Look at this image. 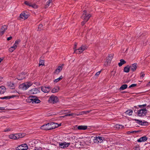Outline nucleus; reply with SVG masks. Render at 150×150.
Returning <instances> with one entry per match:
<instances>
[{
	"label": "nucleus",
	"mask_w": 150,
	"mask_h": 150,
	"mask_svg": "<svg viewBox=\"0 0 150 150\" xmlns=\"http://www.w3.org/2000/svg\"><path fill=\"white\" fill-rule=\"evenodd\" d=\"M57 124L53 122L48 123L47 124L42 126L41 127V129L45 130L52 129L58 127L59 126H57Z\"/></svg>",
	"instance_id": "obj_1"
},
{
	"label": "nucleus",
	"mask_w": 150,
	"mask_h": 150,
	"mask_svg": "<svg viewBox=\"0 0 150 150\" xmlns=\"http://www.w3.org/2000/svg\"><path fill=\"white\" fill-rule=\"evenodd\" d=\"M28 102L30 103L32 102L33 103H40V101L36 97L33 96H30L26 100Z\"/></svg>",
	"instance_id": "obj_2"
},
{
	"label": "nucleus",
	"mask_w": 150,
	"mask_h": 150,
	"mask_svg": "<svg viewBox=\"0 0 150 150\" xmlns=\"http://www.w3.org/2000/svg\"><path fill=\"white\" fill-rule=\"evenodd\" d=\"M23 136V135L21 133H19L9 135L8 136V137L10 139L15 140L22 138Z\"/></svg>",
	"instance_id": "obj_3"
},
{
	"label": "nucleus",
	"mask_w": 150,
	"mask_h": 150,
	"mask_svg": "<svg viewBox=\"0 0 150 150\" xmlns=\"http://www.w3.org/2000/svg\"><path fill=\"white\" fill-rule=\"evenodd\" d=\"M32 84V83L30 82H26L21 84L19 87L23 90H25L30 86Z\"/></svg>",
	"instance_id": "obj_4"
},
{
	"label": "nucleus",
	"mask_w": 150,
	"mask_h": 150,
	"mask_svg": "<svg viewBox=\"0 0 150 150\" xmlns=\"http://www.w3.org/2000/svg\"><path fill=\"white\" fill-rule=\"evenodd\" d=\"M87 47L86 45H82L78 49H75L74 50V52L76 54H79L83 52L87 49Z\"/></svg>",
	"instance_id": "obj_5"
},
{
	"label": "nucleus",
	"mask_w": 150,
	"mask_h": 150,
	"mask_svg": "<svg viewBox=\"0 0 150 150\" xmlns=\"http://www.w3.org/2000/svg\"><path fill=\"white\" fill-rule=\"evenodd\" d=\"M93 142L96 143H100L102 142L104 138L103 137L98 136L92 137Z\"/></svg>",
	"instance_id": "obj_6"
},
{
	"label": "nucleus",
	"mask_w": 150,
	"mask_h": 150,
	"mask_svg": "<svg viewBox=\"0 0 150 150\" xmlns=\"http://www.w3.org/2000/svg\"><path fill=\"white\" fill-rule=\"evenodd\" d=\"M83 12L84 13L83 14L81 18L83 20L87 21L91 16V15L90 14H87L86 10H84Z\"/></svg>",
	"instance_id": "obj_7"
},
{
	"label": "nucleus",
	"mask_w": 150,
	"mask_h": 150,
	"mask_svg": "<svg viewBox=\"0 0 150 150\" xmlns=\"http://www.w3.org/2000/svg\"><path fill=\"white\" fill-rule=\"evenodd\" d=\"M147 112V110L145 108L142 109L138 110L137 115L139 117H142L145 116Z\"/></svg>",
	"instance_id": "obj_8"
},
{
	"label": "nucleus",
	"mask_w": 150,
	"mask_h": 150,
	"mask_svg": "<svg viewBox=\"0 0 150 150\" xmlns=\"http://www.w3.org/2000/svg\"><path fill=\"white\" fill-rule=\"evenodd\" d=\"M28 149V145L26 144H23L16 147V150H27Z\"/></svg>",
	"instance_id": "obj_9"
},
{
	"label": "nucleus",
	"mask_w": 150,
	"mask_h": 150,
	"mask_svg": "<svg viewBox=\"0 0 150 150\" xmlns=\"http://www.w3.org/2000/svg\"><path fill=\"white\" fill-rule=\"evenodd\" d=\"M58 101V98L54 96H52L49 98L48 100V101L49 102L55 104L57 103Z\"/></svg>",
	"instance_id": "obj_10"
},
{
	"label": "nucleus",
	"mask_w": 150,
	"mask_h": 150,
	"mask_svg": "<svg viewBox=\"0 0 150 150\" xmlns=\"http://www.w3.org/2000/svg\"><path fill=\"white\" fill-rule=\"evenodd\" d=\"M20 42V40H16L15 42L13 45L9 49V51L11 52H13L17 48V46Z\"/></svg>",
	"instance_id": "obj_11"
},
{
	"label": "nucleus",
	"mask_w": 150,
	"mask_h": 150,
	"mask_svg": "<svg viewBox=\"0 0 150 150\" xmlns=\"http://www.w3.org/2000/svg\"><path fill=\"white\" fill-rule=\"evenodd\" d=\"M70 143H67L65 142L59 143V146L62 149H65L67 147L69 146Z\"/></svg>",
	"instance_id": "obj_12"
},
{
	"label": "nucleus",
	"mask_w": 150,
	"mask_h": 150,
	"mask_svg": "<svg viewBox=\"0 0 150 150\" xmlns=\"http://www.w3.org/2000/svg\"><path fill=\"white\" fill-rule=\"evenodd\" d=\"M24 3L26 5L29 6L30 7H31L35 8H38V6L35 4H32L30 2L28 1H25Z\"/></svg>",
	"instance_id": "obj_13"
},
{
	"label": "nucleus",
	"mask_w": 150,
	"mask_h": 150,
	"mask_svg": "<svg viewBox=\"0 0 150 150\" xmlns=\"http://www.w3.org/2000/svg\"><path fill=\"white\" fill-rule=\"evenodd\" d=\"M41 90L45 93L49 92L50 90V87L48 86L46 87L45 86H42L41 88Z\"/></svg>",
	"instance_id": "obj_14"
},
{
	"label": "nucleus",
	"mask_w": 150,
	"mask_h": 150,
	"mask_svg": "<svg viewBox=\"0 0 150 150\" xmlns=\"http://www.w3.org/2000/svg\"><path fill=\"white\" fill-rule=\"evenodd\" d=\"M39 92V91L36 88H33L29 91V93L30 94H33L37 93Z\"/></svg>",
	"instance_id": "obj_15"
},
{
	"label": "nucleus",
	"mask_w": 150,
	"mask_h": 150,
	"mask_svg": "<svg viewBox=\"0 0 150 150\" xmlns=\"http://www.w3.org/2000/svg\"><path fill=\"white\" fill-rule=\"evenodd\" d=\"M74 128H76L78 130H85L87 129V126L80 125L78 126L77 125H76L74 126Z\"/></svg>",
	"instance_id": "obj_16"
},
{
	"label": "nucleus",
	"mask_w": 150,
	"mask_h": 150,
	"mask_svg": "<svg viewBox=\"0 0 150 150\" xmlns=\"http://www.w3.org/2000/svg\"><path fill=\"white\" fill-rule=\"evenodd\" d=\"M7 29V26L6 25H4L2 26L0 30V35H3L6 30Z\"/></svg>",
	"instance_id": "obj_17"
},
{
	"label": "nucleus",
	"mask_w": 150,
	"mask_h": 150,
	"mask_svg": "<svg viewBox=\"0 0 150 150\" xmlns=\"http://www.w3.org/2000/svg\"><path fill=\"white\" fill-rule=\"evenodd\" d=\"M147 139V138L146 136H144L138 139L137 141L139 142H145L146 141Z\"/></svg>",
	"instance_id": "obj_18"
},
{
	"label": "nucleus",
	"mask_w": 150,
	"mask_h": 150,
	"mask_svg": "<svg viewBox=\"0 0 150 150\" xmlns=\"http://www.w3.org/2000/svg\"><path fill=\"white\" fill-rule=\"evenodd\" d=\"M28 17V15L26 14L24 12H22L20 15V17L23 19H27Z\"/></svg>",
	"instance_id": "obj_19"
},
{
	"label": "nucleus",
	"mask_w": 150,
	"mask_h": 150,
	"mask_svg": "<svg viewBox=\"0 0 150 150\" xmlns=\"http://www.w3.org/2000/svg\"><path fill=\"white\" fill-rule=\"evenodd\" d=\"M16 96L14 95H12L11 96H5L3 97H0V99L2 100L5 99L6 100H7L11 98H13L14 97H15Z\"/></svg>",
	"instance_id": "obj_20"
},
{
	"label": "nucleus",
	"mask_w": 150,
	"mask_h": 150,
	"mask_svg": "<svg viewBox=\"0 0 150 150\" xmlns=\"http://www.w3.org/2000/svg\"><path fill=\"white\" fill-rule=\"evenodd\" d=\"M6 88L4 86H0V95L4 94L6 91Z\"/></svg>",
	"instance_id": "obj_21"
},
{
	"label": "nucleus",
	"mask_w": 150,
	"mask_h": 150,
	"mask_svg": "<svg viewBox=\"0 0 150 150\" xmlns=\"http://www.w3.org/2000/svg\"><path fill=\"white\" fill-rule=\"evenodd\" d=\"M62 69V66H59L55 71L54 73L56 74H58L61 71Z\"/></svg>",
	"instance_id": "obj_22"
},
{
	"label": "nucleus",
	"mask_w": 150,
	"mask_h": 150,
	"mask_svg": "<svg viewBox=\"0 0 150 150\" xmlns=\"http://www.w3.org/2000/svg\"><path fill=\"white\" fill-rule=\"evenodd\" d=\"M137 68V64H133L130 66V68L132 71H134L136 70Z\"/></svg>",
	"instance_id": "obj_23"
},
{
	"label": "nucleus",
	"mask_w": 150,
	"mask_h": 150,
	"mask_svg": "<svg viewBox=\"0 0 150 150\" xmlns=\"http://www.w3.org/2000/svg\"><path fill=\"white\" fill-rule=\"evenodd\" d=\"M59 90V88L58 86H55L52 90V93H55L57 92Z\"/></svg>",
	"instance_id": "obj_24"
},
{
	"label": "nucleus",
	"mask_w": 150,
	"mask_h": 150,
	"mask_svg": "<svg viewBox=\"0 0 150 150\" xmlns=\"http://www.w3.org/2000/svg\"><path fill=\"white\" fill-rule=\"evenodd\" d=\"M127 85L126 84H125L122 85L120 88L119 90L120 91L123 90L127 88Z\"/></svg>",
	"instance_id": "obj_25"
},
{
	"label": "nucleus",
	"mask_w": 150,
	"mask_h": 150,
	"mask_svg": "<svg viewBox=\"0 0 150 150\" xmlns=\"http://www.w3.org/2000/svg\"><path fill=\"white\" fill-rule=\"evenodd\" d=\"M133 112L132 110L131 109H129L128 110H127L125 113L126 114L128 115H132V113Z\"/></svg>",
	"instance_id": "obj_26"
},
{
	"label": "nucleus",
	"mask_w": 150,
	"mask_h": 150,
	"mask_svg": "<svg viewBox=\"0 0 150 150\" xmlns=\"http://www.w3.org/2000/svg\"><path fill=\"white\" fill-rule=\"evenodd\" d=\"M134 120L137 121V122L140 125H144V124L145 123H146V122H143L142 120H137V119H134Z\"/></svg>",
	"instance_id": "obj_27"
},
{
	"label": "nucleus",
	"mask_w": 150,
	"mask_h": 150,
	"mask_svg": "<svg viewBox=\"0 0 150 150\" xmlns=\"http://www.w3.org/2000/svg\"><path fill=\"white\" fill-rule=\"evenodd\" d=\"M120 61V62L118 63V65L119 67L121 66L123 64H124L126 63V62L123 59H121Z\"/></svg>",
	"instance_id": "obj_28"
},
{
	"label": "nucleus",
	"mask_w": 150,
	"mask_h": 150,
	"mask_svg": "<svg viewBox=\"0 0 150 150\" xmlns=\"http://www.w3.org/2000/svg\"><path fill=\"white\" fill-rule=\"evenodd\" d=\"M24 78V76H23V74H21V75H19L17 77V79L19 80H21L23 79Z\"/></svg>",
	"instance_id": "obj_29"
},
{
	"label": "nucleus",
	"mask_w": 150,
	"mask_h": 150,
	"mask_svg": "<svg viewBox=\"0 0 150 150\" xmlns=\"http://www.w3.org/2000/svg\"><path fill=\"white\" fill-rule=\"evenodd\" d=\"M52 0H49L47 2V4L45 5V8H47L49 6H50V4L51 3Z\"/></svg>",
	"instance_id": "obj_30"
},
{
	"label": "nucleus",
	"mask_w": 150,
	"mask_h": 150,
	"mask_svg": "<svg viewBox=\"0 0 150 150\" xmlns=\"http://www.w3.org/2000/svg\"><path fill=\"white\" fill-rule=\"evenodd\" d=\"M62 78H63L62 76H61L59 78H58L57 79H55L54 81V82L57 83V82H58L60 80H61L62 79Z\"/></svg>",
	"instance_id": "obj_31"
},
{
	"label": "nucleus",
	"mask_w": 150,
	"mask_h": 150,
	"mask_svg": "<svg viewBox=\"0 0 150 150\" xmlns=\"http://www.w3.org/2000/svg\"><path fill=\"white\" fill-rule=\"evenodd\" d=\"M76 114L75 113H70V114H66L65 116H63V117H67V116H76Z\"/></svg>",
	"instance_id": "obj_32"
},
{
	"label": "nucleus",
	"mask_w": 150,
	"mask_h": 150,
	"mask_svg": "<svg viewBox=\"0 0 150 150\" xmlns=\"http://www.w3.org/2000/svg\"><path fill=\"white\" fill-rule=\"evenodd\" d=\"M14 84L11 82H9L7 83L8 86L9 87H13L14 86Z\"/></svg>",
	"instance_id": "obj_33"
},
{
	"label": "nucleus",
	"mask_w": 150,
	"mask_h": 150,
	"mask_svg": "<svg viewBox=\"0 0 150 150\" xmlns=\"http://www.w3.org/2000/svg\"><path fill=\"white\" fill-rule=\"evenodd\" d=\"M130 68L127 67H126L124 68V72L128 73L129 71Z\"/></svg>",
	"instance_id": "obj_34"
},
{
	"label": "nucleus",
	"mask_w": 150,
	"mask_h": 150,
	"mask_svg": "<svg viewBox=\"0 0 150 150\" xmlns=\"http://www.w3.org/2000/svg\"><path fill=\"white\" fill-rule=\"evenodd\" d=\"M43 29V25L42 24H40L38 27V30L40 31Z\"/></svg>",
	"instance_id": "obj_35"
},
{
	"label": "nucleus",
	"mask_w": 150,
	"mask_h": 150,
	"mask_svg": "<svg viewBox=\"0 0 150 150\" xmlns=\"http://www.w3.org/2000/svg\"><path fill=\"white\" fill-rule=\"evenodd\" d=\"M44 61L42 60H40V61L39 63V66H40L41 65H44Z\"/></svg>",
	"instance_id": "obj_36"
},
{
	"label": "nucleus",
	"mask_w": 150,
	"mask_h": 150,
	"mask_svg": "<svg viewBox=\"0 0 150 150\" xmlns=\"http://www.w3.org/2000/svg\"><path fill=\"white\" fill-rule=\"evenodd\" d=\"M112 59H110V58L108 57L107 58L106 61L107 62L108 64L110 63L111 62Z\"/></svg>",
	"instance_id": "obj_37"
},
{
	"label": "nucleus",
	"mask_w": 150,
	"mask_h": 150,
	"mask_svg": "<svg viewBox=\"0 0 150 150\" xmlns=\"http://www.w3.org/2000/svg\"><path fill=\"white\" fill-rule=\"evenodd\" d=\"M112 59H110V58L108 57L107 58L106 61L107 62L108 64L110 63L111 62Z\"/></svg>",
	"instance_id": "obj_38"
},
{
	"label": "nucleus",
	"mask_w": 150,
	"mask_h": 150,
	"mask_svg": "<svg viewBox=\"0 0 150 150\" xmlns=\"http://www.w3.org/2000/svg\"><path fill=\"white\" fill-rule=\"evenodd\" d=\"M137 84H133L130 85L129 86V88H131L132 87H134L136 86Z\"/></svg>",
	"instance_id": "obj_39"
},
{
	"label": "nucleus",
	"mask_w": 150,
	"mask_h": 150,
	"mask_svg": "<svg viewBox=\"0 0 150 150\" xmlns=\"http://www.w3.org/2000/svg\"><path fill=\"white\" fill-rule=\"evenodd\" d=\"M11 130V129L10 128H8L6 129L4 131V132H9Z\"/></svg>",
	"instance_id": "obj_40"
},
{
	"label": "nucleus",
	"mask_w": 150,
	"mask_h": 150,
	"mask_svg": "<svg viewBox=\"0 0 150 150\" xmlns=\"http://www.w3.org/2000/svg\"><path fill=\"white\" fill-rule=\"evenodd\" d=\"M82 112L83 115V114H87V113L90 112V111H82Z\"/></svg>",
	"instance_id": "obj_41"
},
{
	"label": "nucleus",
	"mask_w": 150,
	"mask_h": 150,
	"mask_svg": "<svg viewBox=\"0 0 150 150\" xmlns=\"http://www.w3.org/2000/svg\"><path fill=\"white\" fill-rule=\"evenodd\" d=\"M134 150H140L139 146H136L134 148Z\"/></svg>",
	"instance_id": "obj_42"
},
{
	"label": "nucleus",
	"mask_w": 150,
	"mask_h": 150,
	"mask_svg": "<svg viewBox=\"0 0 150 150\" xmlns=\"http://www.w3.org/2000/svg\"><path fill=\"white\" fill-rule=\"evenodd\" d=\"M83 115L82 112H79L77 114H76V115L79 116V115Z\"/></svg>",
	"instance_id": "obj_43"
},
{
	"label": "nucleus",
	"mask_w": 150,
	"mask_h": 150,
	"mask_svg": "<svg viewBox=\"0 0 150 150\" xmlns=\"http://www.w3.org/2000/svg\"><path fill=\"white\" fill-rule=\"evenodd\" d=\"M141 75L140 76V78L143 79L145 76V74H144L141 73Z\"/></svg>",
	"instance_id": "obj_44"
},
{
	"label": "nucleus",
	"mask_w": 150,
	"mask_h": 150,
	"mask_svg": "<svg viewBox=\"0 0 150 150\" xmlns=\"http://www.w3.org/2000/svg\"><path fill=\"white\" fill-rule=\"evenodd\" d=\"M87 21H86L85 20H83L81 23V25H84V24L87 22Z\"/></svg>",
	"instance_id": "obj_45"
},
{
	"label": "nucleus",
	"mask_w": 150,
	"mask_h": 150,
	"mask_svg": "<svg viewBox=\"0 0 150 150\" xmlns=\"http://www.w3.org/2000/svg\"><path fill=\"white\" fill-rule=\"evenodd\" d=\"M108 57L110 58V59H112L113 57V55L112 54H110Z\"/></svg>",
	"instance_id": "obj_46"
},
{
	"label": "nucleus",
	"mask_w": 150,
	"mask_h": 150,
	"mask_svg": "<svg viewBox=\"0 0 150 150\" xmlns=\"http://www.w3.org/2000/svg\"><path fill=\"white\" fill-rule=\"evenodd\" d=\"M100 72H101V71H99L97 72L96 73V75L97 76H98L100 74Z\"/></svg>",
	"instance_id": "obj_47"
},
{
	"label": "nucleus",
	"mask_w": 150,
	"mask_h": 150,
	"mask_svg": "<svg viewBox=\"0 0 150 150\" xmlns=\"http://www.w3.org/2000/svg\"><path fill=\"white\" fill-rule=\"evenodd\" d=\"M12 38V37L11 36H10L7 38V40H11Z\"/></svg>",
	"instance_id": "obj_48"
},
{
	"label": "nucleus",
	"mask_w": 150,
	"mask_h": 150,
	"mask_svg": "<svg viewBox=\"0 0 150 150\" xmlns=\"http://www.w3.org/2000/svg\"><path fill=\"white\" fill-rule=\"evenodd\" d=\"M5 110V108L4 107H0V110Z\"/></svg>",
	"instance_id": "obj_49"
},
{
	"label": "nucleus",
	"mask_w": 150,
	"mask_h": 150,
	"mask_svg": "<svg viewBox=\"0 0 150 150\" xmlns=\"http://www.w3.org/2000/svg\"><path fill=\"white\" fill-rule=\"evenodd\" d=\"M77 45V43H76L75 44V45H74V49L75 50V49L76 48V47Z\"/></svg>",
	"instance_id": "obj_50"
},
{
	"label": "nucleus",
	"mask_w": 150,
	"mask_h": 150,
	"mask_svg": "<svg viewBox=\"0 0 150 150\" xmlns=\"http://www.w3.org/2000/svg\"><path fill=\"white\" fill-rule=\"evenodd\" d=\"M119 126H120L119 128H123L124 127V126L122 125H119Z\"/></svg>",
	"instance_id": "obj_51"
},
{
	"label": "nucleus",
	"mask_w": 150,
	"mask_h": 150,
	"mask_svg": "<svg viewBox=\"0 0 150 150\" xmlns=\"http://www.w3.org/2000/svg\"><path fill=\"white\" fill-rule=\"evenodd\" d=\"M146 104L142 105V107L143 108L145 107L146 106Z\"/></svg>",
	"instance_id": "obj_52"
},
{
	"label": "nucleus",
	"mask_w": 150,
	"mask_h": 150,
	"mask_svg": "<svg viewBox=\"0 0 150 150\" xmlns=\"http://www.w3.org/2000/svg\"><path fill=\"white\" fill-rule=\"evenodd\" d=\"M138 106H139V107L141 108L142 107V105H138Z\"/></svg>",
	"instance_id": "obj_53"
},
{
	"label": "nucleus",
	"mask_w": 150,
	"mask_h": 150,
	"mask_svg": "<svg viewBox=\"0 0 150 150\" xmlns=\"http://www.w3.org/2000/svg\"><path fill=\"white\" fill-rule=\"evenodd\" d=\"M149 85H150V81H149V82L148 83V84H147Z\"/></svg>",
	"instance_id": "obj_54"
},
{
	"label": "nucleus",
	"mask_w": 150,
	"mask_h": 150,
	"mask_svg": "<svg viewBox=\"0 0 150 150\" xmlns=\"http://www.w3.org/2000/svg\"><path fill=\"white\" fill-rule=\"evenodd\" d=\"M2 59L0 58V63L2 61Z\"/></svg>",
	"instance_id": "obj_55"
},
{
	"label": "nucleus",
	"mask_w": 150,
	"mask_h": 150,
	"mask_svg": "<svg viewBox=\"0 0 150 150\" xmlns=\"http://www.w3.org/2000/svg\"><path fill=\"white\" fill-rule=\"evenodd\" d=\"M35 150H41V149H35Z\"/></svg>",
	"instance_id": "obj_56"
},
{
	"label": "nucleus",
	"mask_w": 150,
	"mask_h": 150,
	"mask_svg": "<svg viewBox=\"0 0 150 150\" xmlns=\"http://www.w3.org/2000/svg\"><path fill=\"white\" fill-rule=\"evenodd\" d=\"M64 65V64H62V65L61 66H62V67Z\"/></svg>",
	"instance_id": "obj_57"
},
{
	"label": "nucleus",
	"mask_w": 150,
	"mask_h": 150,
	"mask_svg": "<svg viewBox=\"0 0 150 150\" xmlns=\"http://www.w3.org/2000/svg\"><path fill=\"white\" fill-rule=\"evenodd\" d=\"M134 112H135V111H136L135 110H134Z\"/></svg>",
	"instance_id": "obj_58"
},
{
	"label": "nucleus",
	"mask_w": 150,
	"mask_h": 150,
	"mask_svg": "<svg viewBox=\"0 0 150 150\" xmlns=\"http://www.w3.org/2000/svg\"><path fill=\"white\" fill-rule=\"evenodd\" d=\"M137 132V131H134L133 132Z\"/></svg>",
	"instance_id": "obj_59"
}]
</instances>
